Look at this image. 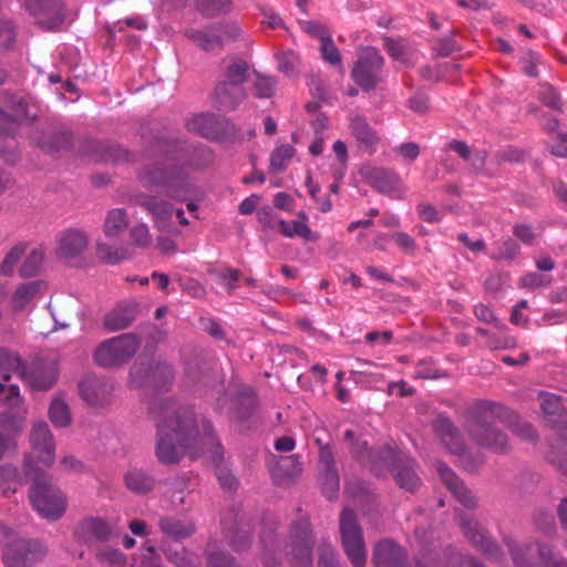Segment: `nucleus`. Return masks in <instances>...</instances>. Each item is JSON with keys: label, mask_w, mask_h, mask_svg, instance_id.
Masks as SVG:
<instances>
[{"label": "nucleus", "mask_w": 567, "mask_h": 567, "mask_svg": "<svg viewBox=\"0 0 567 567\" xmlns=\"http://www.w3.org/2000/svg\"><path fill=\"white\" fill-rule=\"evenodd\" d=\"M475 316L485 322H492L495 319L493 311L486 305L480 303L474 308Z\"/></svg>", "instance_id": "nucleus-61"}, {"label": "nucleus", "mask_w": 567, "mask_h": 567, "mask_svg": "<svg viewBox=\"0 0 567 567\" xmlns=\"http://www.w3.org/2000/svg\"><path fill=\"white\" fill-rule=\"evenodd\" d=\"M19 372L22 381L32 390H48L56 381L58 362L35 359L22 364L20 357L0 349V402L9 410L0 414V424L9 431L21 432L28 415V408L17 385H6L11 374Z\"/></svg>", "instance_id": "nucleus-1"}, {"label": "nucleus", "mask_w": 567, "mask_h": 567, "mask_svg": "<svg viewBox=\"0 0 567 567\" xmlns=\"http://www.w3.org/2000/svg\"><path fill=\"white\" fill-rule=\"evenodd\" d=\"M538 56L535 53H528L527 56L522 61V68L524 72L529 76H536V65Z\"/></svg>", "instance_id": "nucleus-57"}, {"label": "nucleus", "mask_w": 567, "mask_h": 567, "mask_svg": "<svg viewBox=\"0 0 567 567\" xmlns=\"http://www.w3.org/2000/svg\"><path fill=\"white\" fill-rule=\"evenodd\" d=\"M151 369L145 365L135 364L130 371V385L132 388H141L147 383Z\"/></svg>", "instance_id": "nucleus-44"}, {"label": "nucleus", "mask_w": 567, "mask_h": 567, "mask_svg": "<svg viewBox=\"0 0 567 567\" xmlns=\"http://www.w3.org/2000/svg\"><path fill=\"white\" fill-rule=\"evenodd\" d=\"M86 234L76 228L65 230L58 244V254L63 258H73L81 255L87 247Z\"/></svg>", "instance_id": "nucleus-12"}, {"label": "nucleus", "mask_w": 567, "mask_h": 567, "mask_svg": "<svg viewBox=\"0 0 567 567\" xmlns=\"http://www.w3.org/2000/svg\"><path fill=\"white\" fill-rule=\"evenodd\" d=\"M44 289L45 285L42 281H32L21 285L17 288L11 298L13 309H24Z\"/></svg>", "instance_id": "nucleus-24"}, {"label": "nucleus", "mask_w": 567, "mask_h": 567, "mask_svg": "<svg viewBox=\"0 0 567 567\" xmlns=\"http://www.w3.org/2000/svg\"><path fill=\"white\" fill-rule=\"evenodd\" d=\"M99 559L102 563H107L110 565L123 566L124 565V555L117 549H107L99 553Z\"/></svg>", "instance_id": "nucleus-49"}, {"label": "nucleus", "mask_w": 567, "mask_h": 567, "mask_svg": "<svg viewBox=\"0 0 567 567\" xmlns=\"http://www.w3.org/2000/svg\"><path fill=\"white\" fill-rule=\"evenodd\" d=\"M301 28L305 32L318 37L320 41L323 40V37H329L330 33L327 31V29L316 21H305L301 23Z\"/></svg>", "instance_id": "nucleus-51"}, {"label": "nucleus", "mask_w": 567, "mask_h": 567, "mask_svg": "<svg viewBox=\"0 0 567 567\" xmlns=\"http://www.w3.org/2000/svg\"><path fill=\"white\" fill-rule=\"evenodd\" d=\"M259 199L260 198L257 195H251V196L247 197L246 199H244L241 202V204L239 206V212L244 215L251 214L256 209V207L259 203Z\"/></svg>", "instance_id": "nucleus-60"}, {"label": "nucleus", "mask_w": 567, "mask_h": 567, "mask_svg": "<svg viewBox=\"0 0 567 567\" xmlns=\"http://www.w3.org/2000/svg\"><path fill=\"white\" fill-rule=\"evenodd\" d=\"M16 38L14 27L10 20H0V45L9 48Z\"/></svg>", "instance_id": "nucleus-46"}, {"label": "nucleus", "mask_w": 567, "mask_h": 567, "mask_svg": "<svg viewBox=\"0 0 567 567\" xmlns=\"http://www.w3.org/2000/svg\"><path fill=\"white\" fill-rule=\"evenodd\" d=\"M30 546L29 543L22 540L9 545L3 554L7 567H29L40 556V553L32 551Z\"/></svg>", "instance_id": "nucleus-15"}, {"label": "nucleus", "mask_w": 567, "mask_h": 567, "mask_svg": "<svg viewBox=\"0 0 567 567\" xmlns=\"http://www.w3.org/2000/svg\"><path fill=\"white\" fill-rule=\"evenodd\" d=\"M25 8L44 29H55L63 21L61 0H27Z\"/></svg>", "instance_id": "nucleus-9"}, {"label": "nucleus", "mask_w": 567, "mask_h": 567, "mask_svg": "<svg viewBox=\"0 0 567 567\" xmlns=\"http://www.w3.org/2000/svg\"><path fill=\"white\" fill-rule=\"evenodd\" d=\"M138 203L154 216L159 228L165 227L172 218L173 209L166 202L158 200L153 196L142 195L138 197Z\"/></svg>", "instance_id": "nucleus-21"}, {"label": "nucleus", "mask_w": 567, "mask_h": 567, "mask_svg": "<svg viewBox=\"0 0 567 567\" xmlns=\"http://www.w3.org/2000/svg\"><path fill=\"white\" fill-rule=\"evenodd\" d=\"M161 527L167 537L176 540L188 537L195 532V526L193 523L178 519H163Z\"/></svg>", "instance_id": "nucleus-30"}, {"label": "nucleus", "mask_w": 567, "mask_h": 567, "mask_svg": "<svg viewBox=\"0 0 567 567\" xmlns=\"http://www.w3.org/2000/svg\"><path fill=\"white\" fill-rule=\"evenodd\" d=\"M540 94L543 102L547 106L556 110H559L561 107L560 97L550 85L543 86Z\"/></svg>", "instance_id": "nucleus-48"}, {"label": "nucleus", "mask_w": 567, "mask_h": 567, "mask_svg": "<svg viewBox=\"0 0 567 567\" xmlns=\"http://www.w3.org/2000/svg\"><path fill=\"white\" fill-rule=\"evenodd\" d=\"M126 486L136 493H144L153 487V480L142 471H130L125 476Z\"/></svg>", "instance_id": "nucleus-34"}, {"label": "nucleus", "mask_w": 567, "mask_h": 567, "mask_svg": "<svg viewBox=\"0 0 567 567\" xmlns=\"http://www.w3.org/2000/svg\"><path fill=\"white\" fill-rule=\"evenodd\" d=\"M293 155L295 148L291 145L277 146L270 156L271 171L277 173L285 171Z\"/></svg>", "instance_id": "nucleus-33"}, {"label": "nucleus", "mask_w": 567, "mask_h": 567, "mask_svg": "<svg viewBox=\"0 0 567 567\" xmlns=\"http://www.w3.org/2000/svg\"><path fill=\"white\" fill-rule=\"evenodd\" d=\"M208 561L209 567H236L234 559L225 553L210 554Z\"/></svg>", "instance_id": "nucleus-52"}, {"label": "nucleus", "mask_w": 567, "mask_h": 567, "mask_svg": "<svg viewBox=\"0 0 567 567\" xmlns=\"http://www.w3.org/2000/svg\"><path fill=\"white\" fill-rule=\"evenodd\" d=\"M49 417L55 426L65 427L70 425L71 413L68 404L61 398L52 400L49 409Z\"/></svg>", "instance_id": "nucleus-32"}, {"label": "nucleus", "mask_w": 567, "mask_h": 567, "mask_svg": "<svg viewBox=\"0 0 567 567\" xmlns=\"http://www.w3.org/2000/svg\"><path fill=\"white\" fill-rule=\"evenodd\" d=\"M451 150L456 152L460 156H462L465 159H471L472 165L480 169L484 165L485 156L481 154H476L473 158H471V150L468 146L460 141H453L450 143Z\"/></svg>", "instance_id": "nucleus-41"}, {"label": "nucleus", "mask_w": 567, "mask_h": 567, "mask_svg": "<svg viewBox=\"0 0 567 567\" xmlns=\"http://www.w3.org/2000/svg\"><path fill=\"white\" fill-rule=\"evenodd\" d=\"M435 430L452 454H461L463 452L458 433L449 419L439 417L435 422Z\"/></svg>", "instance_id": "nucleus-25"}, {"label": "nucleus", "mask_w": 567, "mask_h": 567, "mask_svg": "<svg viewBox=\"0 0 567 567\" xmlns=\"http://www.w3.org/2000/svg\"><path fill=\"white\" fill-rule=\"evenodd\" d=\"M292 197L287 193H277L274 197V204L277 208L291 212L292 210Z\"/></svg>", "instance_id": "nucleus-55"}, {"label": "nucleus", "mask_w": 567, "mask_h": 567, "mask_svg": "<svg viewBox=\"0 0 567 567\" xmlns=\"http://www.w3.org/2000/svg\"><path fill=\"white\" fill-rule=\"evenodd\" d=\"M395 153L408 161H413L420 154V147L412 142L403 143L395 147Z\"/></svg>", "instance_id": "nucleus-50"}, {"label": "nucleus", "mask_w": 567, "mask_h": 567, "mask_svg": "<svg viewBox=\"0 0 567 567\" xmlns=\"http://www.w3.org/2000/svg\"><path fill=\"white\" fill-rule=\"evenodd\" d=\"M112 533L110 525L100 518H87L81 523L76 536L81 542L106 540Z\"/></svg>", "instance_id": "nucleus-17"}, {"label": "nucleus", "mask_w": 567, "mask_h": 567, "mask_svg": "<svg viewBox=\"0 0 567 567\" xmlns=\"http://www.w3.org/2000/svg\"><path fill=\"white\" fill-rule=\"evenodd\" d=\"M131 238L134 245L145 248L152 243L150 230L145 224H137L131 229Z\"/></svg>", "instance_id": "nucleus-43"}, {"label": "nucleus", "mask_w": 567, "mask_h": 567, "mask_svg": "<svg viewBox=\"0 0 567 567\" xmlns=\"http://www.w3.org/2000/svg\"><path fill=\"white\" fill-rule=\"evenodd\" d=\"M199 10L206 16L225 12L230 7V0H198Z\"/></svg>", "instance_id": "nucleus-40"}, {"label": "nucleus", "mask_w": 567, "mask_h": 567, "mask_svg": "<svg viewBox=\"0 0 567 567\" xmlns=\"http://www.w3.org/2000/svg\"><path fill=\"white\" fill-rule=\"evenodd\" d=\"M549 284V277L540 274H528L520 279L522 287L525 288H538L545 287Z\"/></svg>", "instance_id": "nucleus-47"}, {"label": "nucleus", "mask_w": 567, "mask_h": 567, "mask_svg": "<svg viewBox=\"0 0 567 567\" xmlns=\"http://www.w3.org/2000/svg\"><path fill=\"white\" fill-rule=\"evenodd\" d=\"M25 246L24 245H18L13 247L4 257L2 264H1V272L3 275H11L20 260L21 256L24 254Z\"/></svg>", "instance_id": "nucleus-38"}, {"label": "nucleus", "mask_w": 567, "mask_h": 567, "mask_svg": "<svg viewBox=\"0 0 567 567\" xmlns=\"http://www.w3.org/2000/svg\"><path fill=\"white\" fill-rule=\"evenodd\" d=\"M31 451L25 457L27 474L33 481L30 499L34 509L45 519L60 518L66 508L62 492L50 485L44 471L55 460L53 435L44 422L33 425L31 432Z\"/></svg>", "instance_id": "nucleus-2"}, {"label": "nucleus", "mask_w": 567, "mask_h": 567, "mask_svg": "<svg viewBox=\"0 0 567 567\" xmlns=\"http://www.w3.org/2000/svg\"><path fill=\"white\" fill-rule=\"evenodd\" d=\"M391 472L398 484L408 491L415 489L420 484V478L415 474L411 463H395L392 465Z\"/></svg>", "instance_id": "nucleus-27"}, {"label": "nucleus", "mask_w": 567, "mask_h": 567, "mask_svg": "<svg viewBox=\"0 0 567 567\" xmlns=\"http://www.w3.org/2000/svg\"><path fill=\"white\" fill-rule=\"evenodd\" d=\"M279 70L288 76L297 72L299 56L293 51L284 52L278 55Z\"/></svg>", "instance_id": "nucleus-39"}, {"label": "nucleus", "mask_w": 567, "mask_h": 567, "mask_svg": "<svg viewBox=\"0 0 567 567\" xmlns=\"http://www.w3.org/2000/svg\"><path fill=\"white\" fill-rule=\"evenodd\" d=\"M218 120L210 114H195L186 122L189 132L197 133L207 138H215L218 132Z\"/></svg>", "instance_id": "nucleus-19"}, {"label": "nucleus", "mask_w": 567, "mask_h": 567, "mask_svg": "<svg viewBox=\"0 0 567 567\" xmlns=\"http://www.w3.org/2000/svg\"><path fill=\"white\" fill-rule=\"evenodd\" d=\"M462 529L465 536L477 546L485 554L494 555L496 551V546L494 543L486 537V535L480 529L477 522L473 519L462 518L461 520Z\"/></svg>", "instance_id": "nucleus-20"}, {"label": "nucleus", "mask_w": 567, "mask_h": 567, "mask_svg": "<svg viewBox=\"0 0 567 567\" xmlns=\"http://www.w3.org/2000/svg\"><path fill=\"white\" fill-rule=\"evenodd\" d=\"M221 284L228 289L233 288V284L239 279V271L234 269H223L218 272Z\"/></svg>", "instance_id": "nucleus-56"}, {"label": "nucleus", "mask_w": 567, "mask_h": 567, "mask_svg": "<svg viewBox=\"0 0 567 567\" xmlns=\"http://www.w3.org/2000/svg\"><path fill=\"white\" fill-rule=\"evenodd\" d=\"M540 408L545 414H558L561 409V398L553 393H540Z\"/></svg>", "instance_id": "nucleus-42"}, {"label": "nucleus", "mask_w": 567, "mask_h": 567, "mask_svg": "<svg viewBox=\"0 0 567 567\" xmlns=\"http://www.w3.org/2000/svg\"><path fill=\"white\" fill-rule=\"evenodd\" d=\"M419 215L424 221L434 223L440 220V213L430 204H421Z\"/></svg>", "instance_id": "nucleus-54"}, {"label": "nucleus", "mask_w": 567, "mask_h": 567, "mask_svg": "<svg viewBox=\"0 0 567 567\" xmlns=\"http://www.w3.org/2000/svg\"><path fill=\"white\" fill-rule=\"evenodd\" d=\"M320 50L322 53V58L326 62L332 64V65H341V55L333 43L331 35L323 37V40L321 41Z\"/></svg>", "instance_id": "nucleus-37"}, {"label": "nucleus", "mask_w": 567, "mask_h": 567, "mask_svg": "<svg viewBox=\"0 0 567 567\" xmlns=\"http://www.w3.org/2000/svg\"><path fill=\"white\" fill-rule=\"evenodd\" d=\"M350 131L354 138L365 147H373L379 142L378 134L362 116L354 115L350 118Z\"/></svg>", "instance_id": "nucleus-22"}, {"label": "nucleus", "mask_w": 567, "mask_h": 567, "mask_svg": "<svg viewBox=\"0 0 567 567\" xmlns=\"http://www.w3.org/2000/svg\"><path fill=\"white\" fill-rule=\"evenodd\" d=\"M383 64V59L374 48H365L352 70V78L365 90L372 89L378 82V74Z\"/></svg>", "instance_id": "nucleus-7"}, {"label": "nucleus", "mask_w": 567, "mask_h": 567, "mask_svg": "<svg viewBox=\"0 0 567 567\" xmlns=\"http://www.w3.org/2000/svg\"><path fill=\"white\" fill-rule=\"evenodd\" d=\"M320 463L324 468V480L322 482V492L328 498H333L339 488V480L336 471L332 468V456L329 451H322Z\"/></svg>", "instance_id": "nucleus-26"}, {"label": "nucleus", "mask_w": 567, "mask_h": 567, "mask_svg": "<svg viewBox=\"0 0 567 567\" xmlns=\"http://www.w3.org/2000/svg\"><path fill=\"white\" fill-rule=\"evenodd\" d=\"M403 549L391 540L380 542L374 550L375 567H406Z\"/></svg>", "instance_id": "nucleus-13"}, {"label": "nucleus", "mask_w": 567, "mask_h": 567, "mask_svg": "<svg viewBox=\"0 0 567 567\" xmlns=\"http://www.w3.org/2000/svg\"><path fill=\"white\" fill-rule=\"evenodd\" d=\"M393 238L396 244H399L402 248L406 250L414 249V240L412 237L405 233H396L393 235Z\"/></svg>", "instance_id": "nucleus-64"}, {"label": "nucleus", "mask_w": 567, "mask_h": 567, "mask_svg": "<svg viewBox=\"0 0 567 567\" xmlns=\"http://www.w3.org/2000/svg\"><path fill=\"white\" fill-rule=\"evenodd\" d=\"M361 174L379 192L392 198H402L405 193L402 181L399 175L392 171L368 165L362 167Z\"/></svg>", "instance_id": "nucleus-8"}, {"label": "nucleus", "mask_w": 567, "mask_h": 567, "mask_svg": "<svg viewBox=\"0 0 567 567\" xmlns=\"http://www.w3.org/2000/svg\"><path fill=\"white\" fill-rule=\"evenodd\" d=\"M534 551H538V564L543 565L544 567H567V560L563 558H556L550 548L535 547L532 545L525 548V554L528 556H532Z\"/></svg>", "instance_id": "nucleus-35"}, {"label": "nucleus", "mask_w": 567, "mask_h": 567, "mask_svg": "<svg viewBox=\"0 0 567 567\" xmlns=\"http://www.w3.org/2000/svg\"><path fill=\"white\" fill-rule=\"evenodd\" d=\"M230 543L236 550H243L245 546L249 543V535L245 532H236V534L230 538Z\"/></svg>", "instance_id": "nucleus-63"}, {"label": "nucleus", "mask_w": 567, "mask_h": 567, "mask_svg": "<svg viewBox=\"0 0 567 567\" xmlns=\"http://www.w3.org/2000/svg\"><path fill=\"white\" fill-rule=\"evenodd\" d=\"M240 33L237 24L231 23L226 27H218L208 30L193 31L189 37L204 50H214L221 45L225 40L236 39Z\"/></svg>", "instance_id": "nucleus-10"}, {"label": "nucleus", "mask_w": 567, "mask_h": 567, "mask_svg": "<svg viewBox=\"0 0 567 567\" xmlns=\"http://www.w3.org/2000/svg\"><path fill=\"white\" fill-rule=\"evenodd\" d=\"M340 534L343 549L354 567H363L367 551L355 515L351 509H344L340 516Z\"/></svg>", "instance_id": "nucleus-5"}, {"label": "nucleus", "mask_w": 567, "mask_h": 567, "mask_svg": "<svg viewBox=\"0 0 567 567\" xmlns=\"http://www.w3.org/2000/svg\"><path fill=\"white\" fill-rule=\"evenodd\" d=\"M277 224L279 231L287 238L298 236L307 241H315L318 238V236L312 233V230L305 223L296 220L287 221L280 219L277 221Z\"/></svg>", "instance_id": "nucleus-28"}, {"label": "nucleus", "mask_w": 567, "mask_h": 567, "mask_svg": "<svg viewBox=\"0 0 567 567\" xmlns=\"http://www.w3.org/2000/svg\"><path fill=\"white\" fill-rule=\"evenodd\" d=\"M473 435L480 444L491 447L495 452H503L506 447V436L489 424H483L473 430Z\"/></svg>", "instance_id": "nucleus-23"}, {"label": "nucleus", "mask_w": 567, "mask_h": 567, "mask_svg": "<svg viewBox=\"0 0 567 567\" xmlns=\"http://www.w3.org/2000/svg\"><path fill=\"white\" fill-rule=\"evenodd\" d=\"M429 107V100L422 94H417L410 100V109L417 113H423Z\"/></svg>", "instance_id": "nucleus-58"}, {"label": "nucleus", "mask_w": 567, "mask_h": 567, "mask_svg": "<svg viewBox=\"0 0 567 567\" xmlns=\"http://www.w3.org/2000/svg\"><path fill=\"white\" fill-rule=\"evenodd\" d=\"M140 348V340L132 333L103 341L93 353L94 362L103 368L120 367L130 361Z\"/></svg>", "instance_id": "nucleus-4"}, {"label": "nucleus", "mask_w": 567, "mask_h": 567, "mask_svg": "<svg viewBox=\"0 0 567 567\" xmlns=\"http://www.w3.org/2000/svg\"><path fill=\"white\" fill-rule=\"evenodd\" d=\"M43 256L42 249H33L23 261L20 268V275L22 277L34 276L43 262Z\"/></svg>", "instance_id": "nucleus-36"}, {"label": "nucleus", "mask_w": 567, "mask_h": 567, "mask_svg": "<svg viewBox=\"0 0 567 567\" xmlns=\"http://www.w3.org/2000/svg\"><path fill=\"white\" fill-rule=\"evenodd\" d=\"M219 447L210 424L204 423L199 432L192 411L165 414L157 424L156 456L162 463H176L186 453L196 458L200 453Z\"/></svg>", "instance_id": "nucleus-3"}, {"label": "nucleus", "mask_w": 567, "mask_h": 567, "mask_svg": "<svg viewBox=\"0 0 567 567\" xmlns=\"http://www.w3.org/2000/svg\"><path fill=\"white\" fill-rule=\"evenodd\" d=\"M141 178L146 186H166L168 188L179 185L182 182L176 168L164 171L162 167L145 169Z\"/></svg>", "instance_id": "nucleus-18"}, {"label": "nucleus", "mask_w": 567, "mask_h": 567, "mask_svg": "<svg viewBox=\"0 0 567 567\" xmlns=\"http://www.w3.org/2000/svg\"><path fill=\"white\" fill-rule=\"evenodd\" d=\"M255 89L258 97H270L276 90V81L271 76H258Z\"/></svg>", "instance_id": "nucleus-45"}, {"label": "nucleus", "mask_w": 567, "mask_h": 567, "mask_svg": "<svg viewBox=\"0 0 567 567\" xmlns=\"http://www.w3.org/2000/svg\"><path fill=\"white\" fill-rule=\"evenodd\" d=\"M258 220L267 228H274V216L270 207H264L258 210Z\"/></svg>", "instance_id": "nucleus-62"}, {"label": "nucleus", "mask_w": 567, "mask_h": 567, "mask_svg": "<svg viewBox=\"0 0 567 567\" xmlns=\"http://www.w3.org/2000/svg\"><path fill=\"white\" fill-rule=\"evenodd\" d=\"M111 392V388L95 377H86L80 383V394L90 405L103 404Z\"/></svg>", "instance_id": "nucleus-14"}, {"label": "nucleus", "mask_w": 567, "mask_h": 567, "mask_svg": "<svg viewBox=\"0 0 567 567\" xmlns=\"http://www.w3.org/2000/svg\"><path fill=\"white\" fill-rule=\"evenodd\" d=\"M133 319L132 309L116 308L105 316L104 326L109 331H117L127 328Z\"/></svg>", "instance_id": "nucleus-29"}, {"label": "nucleus", "mask_w": 567, "mask_h": 567, "mask_svg": "<svg viewBox=\"0 0 567 567\" xmlns=\"http://www.w3.org/2000/svg\"><path fill=\"white\" fill-rule=\"evenodd\" d=\"M514 234L525 244L529 245L534 240V233L532 231L530 227L526 225H517L514 229Z\"/></svg>", "instance_id": "nucleus-59"}, {"label": "nucleus", "mask_w": 567, "mask_h": 567, "mask_svg": "<svg viewBox=\"0 0 567 567\" xmlns=\"http://www.w3.org/2000/svg\"><path fill=\"white\" fill-rule=\"evenodd\" d=\"M437 472L446 486L455 494L465 507H473L475 505V498L471 491L463 485L451 468L443 463H437Z\"/></svg>", "instance_id": "nucleus-16"}, {"label": "nucleus", "mask_w": 567, "mask_h": 567, "mask_svg": "<svg viewBox=\"0 0 567 567\" xmlns=\"http://www.w3.org/2000/svg\"><path fill=\"white\" fill-rule=\"evenodd\" d=\"M127 226L126 213L123 209H112L104 221V234L109 238L117 237Z\"/></svg>", "instance_id": "nucleus-31"}, {"label": "nucleus", "mask_w": 567, "mask_h": 567, "mask_svg": "<svg viewBox=\"0 0 567 567\" xmlns=\"http://www.w3.org/2000/svg\"><path fill=\"white\" fill-rule=\"evenodd\" d=\"M310 536L308 522H300L298 535H296L289 553L292 567H312Z\"/></svg>", "instance_id": "nucleus-11"}, {"label": "nucleus", "mask_w": 567, "mask_h": 567, "mask_svg": "<svg viewBox=\"0 0 567 567\" xmlns=\"http://www.w3.org/2000/svg\"><path fill=\"white\" fill-rule=\"evenodd\" d=\"M248 65L246 62H235L228 66L226 79L216 87V96L220 104L234 109L246 97L241 84L247 79Z\"/></svg>", "instance_id": "nucleus-6"}, {"label": "nucleus", "mask_w": 567, "mask_h": 567, "mask_svg": "<svg viewBox=\"0 0 567 567\" xmlns=\"http://www.w3.org/2000/svg\"><path fill=\"white\" fill-rule=\"evenodd\" d=\"M337 563V554L330 546L321 549L318 567H334Z\"/></svg>", "instance_id": "nucleus-53"}]
</instances>
